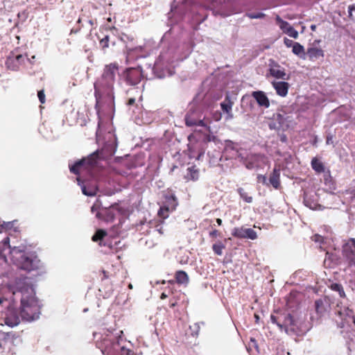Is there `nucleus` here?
<instances>
[{"mask_svg":"<svg viewBox=\"0 0 355 355\" xmlns=\"http://www.w3.org/2000/svg\"><path fill=\"white\" fill-rule=\"evenodd\" d=\"M119 70V65L116 62L105 64L101 76L95 81L94 87L96 109L103 98L109 103L114 101V85Z\"/></svg>","mask_w":355,"mask_h":355,"instance_id":"nucleus-1","label":"nucleus"},{"mask_svg":"<svg viewBox=\"0 0 355 355\" xmlns=\"http://www.w3.org/2000/svg\"><path fill=\"white\" fill-rule=\"evenodd\" d=\"M26 247L24 245L12 247L10 245V238L6 236L0 242V255L6 250H9V254L12 263L21 269L31 271L37 270L40 266V260L33 254L26 256L24 252Z\"/></svg>","mask_w":355,"mask_h":355,"instance_id":"nucleus-2","label":"nucleus"},{"mask_svg":"<svg viewBox=\"0 0 355 355\" xmlns=\"http://www.w3.org/2000/svg\"><path fill=\"white\" fill-rule=\"evenodd\" d=\"M20 315L23 320L32 321L39 318L40 306L32 287H26L21 290Z\"/></svg>","mask_w":355,"mask_h":355,"instance_id":"nucleus-3","label":"nucleus"},{"mask_svg":"<svg viewBox=\"0 0 355 355\" xmlns=\"http://www.w3.org/2000/svg\"><path fill=\"white\" fill-rule=\"evenodd\" d=\"M120 336L107 335L98 343V347L105 355H135L133 351L122 346Z\"/></svg>","mask_w":355,"mask_h":355,"instance_id":"nucleus-4","label":"nucleus"},{"mask_svg":"<svg viewBox=\"0 0 355 355\" xmlns=\"http://www.w3.org/2000/svg\"><path fill=\"white\" fill-rule=\"evenodd\" d=\"M271 322L275 324L282 331H285L287 334H297L298 328L296 326L295 321L291 314H281L279 316L271 315Z\"/></svg>","mask_w":355,"mask_h":355,"instance_id":"nucleus-5","label":"nucleus"},{"mask_svg":"<svg viewBox=\"0 0 355 355\" xmlns=\"http://www.w3.org/2000/svg\"><path fill=\"white\" fill-rule=\"evenodd\" d=\"M99 159V151L96 150L90 154L87 157L76 162L73 165L70 166V171L76 175H78L82 170H89L94 167Z\"/></svg>","mask_w":355,"mask_h":355,"instance_id":"nucleus-6","label":"nucleus"},{"mask_svg":"<svg viewBox=\"0 0 355 355\" xmlns=\"http://www.w3.org/2000/svg\"><path fill=\"white\" fill-rule=\"evenodd\" d=\"M123 77L127 85H136L143 77L142 69L141 67L128 68L123 71Z\"/></svg>","mask_w":355,"mask_h":355,"instance_id":"nucleus-7","label":"nucleus"},{"mask_svg":"<svg viewBox=\"0 0 355 355\" xmlns=\"http://www.w3.org/2000/svg\"><path fill=\"white\" fill-rule=\"evenodd\" d=\"M25 58L21 54H15L11 52L7 58L6 64L8 69L17 71L19 69L20 66L24 63Z\"/></svg>","mask_w":355,"mask_h":355,"instance_id":"nucleus-8","label":"nucleus"},{"mask_svg":"<svg viewBox=\"0 0 355 355\" xmlns=\"http://www.w3.org/2000/svg\"><path fill=\"white\" fill-rule=\"evenodd\" d=\"M18 338V335L13 331H0V353L6 345H14Z\"/></svg>","mask_w":355,"mask_h":355,"instance_id":"nucleus-9","label":"nucleus"},{"mask_svg":"<svg viewBox=\"0 0 355 355\" xmlns=\"http://www.w3.org/2000/svg\"><path fill=\"white\" fill-rule=\"evenodd\" d=\"M275 21L283 33L294 39L298 37V32L288 22L283 20L279 15H277Z\"/></svg>","mask_w":355,"mask_h":355,"instance_id":"nucleus-10","label":"nucleus"},{"mask_svg":"<svg viewBox=\"0 0 355 355\" xmlns=\"http://www.w3.org/2000/svg\"><path fill=\"white\" fill-rule=\"evenodd\" d=\"M270 76L276 79L286 80H288L290 78L289 75L286 73L285 69L279 64L272 66L269 68L268 74L267 76Z\"/></svg>","mask_w":355,"mask_h":355,"instance_id":"nucleus-11","label":"nucleus"},{"mask_svg":"<svg viewBox=\"0 0 355 355\" xmlns=\"http://www.w3.org/2000/svg\"><path fill=\"white\" fill-rule=\"evenodd\" d=\"M271 85L275 89L276 94L281 96L285 97L287 96L288 89L290 88V84L285 81H272Z\"/></svg>","mask_w":355,"mask_h":355,"instance_id":"nucleus-12","label":"nucleus"},{"mask_svg":"<svg viewBox=\"0 0 355 355\" xmlns=\"http://www.w3.org/2000/svg\"><path fill=\"white\" fill-rule=\"evenodd\" d=\"M252 95L260 106L266 108L270 106L269 99L263 92H253Z\"/></svg>","mask_w":355,"mask_h":355,"instance_id":"nucleus-13","label":"nucleus"},{"mask_svg":"<svg viewBox=\"0 0 355 355\" xmlns=\"http://www.w3.org/2000/svg\"><path fill=\"white\" fill-rule=\"evenodd\" d=\"M96 217L105 222H112L114 220L115 214L112 209L105 208L101 211H97Z\"/></svg>","mask_w":355,"mask_h":355,"instance_id":"nucleus-14","label":"nucleus"},{"mask_svg":"<svg viewBox=\"0 0 355 355\" xmlns=\"http://www.w3.org/2000/svg\"><path fill=\"white\" fill-rule=\"evenodd\" d=\"M343 256L349 261V265L355 266V250L352 249L349 243L343 246Z\"/></svg>","mask_w":355,"mask_h":355,"instance_id":"nucleus-15","label":"nucleus"},{"mask_svg":"<svg viewBox=\"0 0 355 355\" xmlns=\"http://www.w3.org/2000/svg\"><path fill=\"white\" fill-rule=\"evenodd\" d=\"M306 55L309 60L313 61L323 58L324 54L322 49L317 47H310L307 49Z\"/></svg>","mask_w":355,"mask_h":355,"instance_id":"nucleus-16","label":"nucleus"},{"mask_svg":"<svg viewBox=\"0 0 355 355\" xmlns=\"http://www.w3.org/2000/svg\"><path fill=\"white\" fill-rule=\"evenodd\" d=\"M269 182L275 189H279L280 186V170L279 168L273 169L270 175Z\"/></svg>","mask_w":355,"mask_h":355,"instance_id":"nucleus-17","label":"nucleus"},{"mask_svg":"<svg viewBox=\"0 0 355 355\" xmlns=\"http://www.w3.org/2000/svg\"><path fill=\"white\" fill-rule=\"evenodd\" d=\"M185 179L187 181H196L199 178V170L196 168L195 165L189 167L187 168V173L185 175Z\"/></svg>","mask_w":355,"mask_h":355,"instance_id":"nucleus-18","label":"nucleus"},{"mask_svg":"<svg viewBox=\"0 0 355 355\" xmlns=\"http://www.w3.org/2000/svg\"><path fill=\"white\" fill-rule=\"evenodd\" d=\"M175 278L178 284H187L189 281L187 273L184 270H178L175 274Z\"/></svg>","mask_w":355,"mask_h":355,"instance_id":"nucleus-19","label":"nucleus"},{"mask_svg":"<svg viewBox=\"0 0 355 355\" xmlns=\"http://www.w3.org/2000/svg\"><path fill=\"white\" fill-rule=\"evenodd\" d=\"M312 168L317 173H321L324 172L325 167L324 164L316 157H313L311 162Z\"/></svg>","mask_w":355,"mask_h":355,"instance_id":"nucleus-20","label":"nucleus"},{"mask_svg":"<svg viewBox=\"0 0 355 355\" xmlns=\"http://www.w3.org/2000/svg\"><path fill=\"white\" fill-rule=\"evenodd\" d=\"M315 309L316 313L320 316L323 315V314L327 311L324 300H322V299L316 300L315 302Z\"/></svg>","mask_w":355,"mask_h":355,"instance_id":"nucleus-21","label":"nucleus"},{"mask_svg":"<svg viewBox=\"0 0 355 355\" xmlns=\"http://www.w3.org/2000/svg\"><path fill=\"white\" fill-rule=\"evenodd\" d=\"M328 287L331 290L338 292L340 297H345V293L344 291L343 286L340 284L332 282L330 284V285L328 286Z\"/></svg>","mask_w":355,"mask_h":355,"instance_id":"nucleus-22","label":"nucleus"},{"mask_svg":"<svg viewBox=\"0 0 355 355\" xmlns=\"http://www.w3.org/2000/svg\"><path fill=\"white\" fill-rule=\"evenodd\" d=\"M292 51L294 54L300 57H302V55H305L304 46L298 42H295V44H293Z\"/></svg>","mask_w":355,"mask_h":355,"instance_id":"nucleus-23","label":"nucleus"},{"mask_svg":"<svg viewBox=\"0 0 355 355\" xmlns=\"http://www.w3.org/2000/svg\"><path fill=\"white\" fill-rule=\"evenodd\" d=\"M107 235V232L103 230H98L96 233L92 236V240L94 242L101 241Z\"/></svg>","mask_w":355,"mask_h":355,"instance_id":"nucleus-24","label":"nucleus"},{"mask_svg":"<svg viewBox=\"0 0 355 355\" xmlns=\"http://www.w3.org/2000/svg\"><path fill=\"white\" fill-rule=\"evenodd\" d=\"M224 248H225V245L220 241L214 244L212 246L213 251L217 255H222L223 250Z\"/></svg>","mask_w":355,"mask_h":355,"instance_id":"nucleus-25","label":"nucleus"},{"mask_svg":"<svg viewBox=\"0 0 355 355\" xmlns=\"http://www.w3.org/2000/svg\"><path fill=\"white\" fill-rule=\"evenodd\" d=\"M82 191L83 194L87 196H94L96 194V187H91L87 189L85 186L82 187Z\"/></svg>","mask_w":355,"mask_h":355,"instance_id":"nucleus-26","label":"nucleus"},{"mask_svg":"<svg viewBox=\"0 0 355 355\" xmlns=\"http://www.w3.org/2000/svg\"><path fill=\"white\" fill-rule=\"evenodd\" d=\"M110 37L108 35H105L103 38L99 39V44L102 50L105 51L109 47Z\"/></svg>","mask_w":355,"mask_h":355,"instance_id":"nucleus-27","label":"nucleus"},{"mask_svg":"<svg viewBox=\"0 0 355 355\" xmlns=\"http://www.w3.org/2000/svg\"><path fill=\"white\" fill-rule=\"evenodd\" d=\"M275 119L281 125H284L286 121H290V120H288L289 116H286V114L278 113Z\"/></svg>","mask_w":355,"mask_h":355,"instance_id":"nucleus-28","label":"nucleus"},{"mask_svg":"<svg viewBox=\"0 0 355 355\" xmlns=\"http://www.w3.org/2000/svg\"><path fill=\"white\" fill-rule=\"evenodd\" d=\"M196 121H198V119H193L191 114H187L186 116L185 123L187 126H196V125H197Z\"/></svg>","mask_w":355,"mask_h":355,"instance_id":"nucleus-29","label":"nucleus"},{"mask_svg":"<svg viewBox=\"0 0 355 355\" xmlns=\"http://www.w3.org/2000/svg\"><path fill=\"white\" fill-rule=\"evenodd\" d=\"M169 212V208L166 207H160L158 211V215L159 217L165 219L168 218Z\"/></svg>","mask_w":355,"mask_h":355,"instance_id":"nucleus-30","label":"nucleus"},{"mask_svg":"<svg viewBox=\"0 0 355 355\" xmlns=\"http://www.w3.org/2000/svg\"><path fill=\"white\" fill-rule=\"evenodd\" d=\"M19 320L17 317H15L13 319H12L10 317H7L6 318V324L10 327H14L19 324Z\"/></svg>","mask_w":355,"mask_h":355,"instance_id":"nucleus-31","label":"nucleus"},{"mask_svg":"<svg viewBox=\"0 0 355 355\" xmlns=\"http://www.w3.org/2000/svg\"><path fill=\"white\" fill-rule=\"evenodd\" d=\"M245 238L255 239L257 238L256 232L251 228L245 229Z\"/></svg>","mask_w":355,"mask_h":355,"instance_id":"nucleus-32","label":"nucleus"},{"mask_svg":"<svg viewBox=\"0 0 355 355\" xmlns=\"http://www.w3.org/2000/svg\"><path fill=\"white\" fill-rule=\"evenodd\" d=\"M222 110L226 113H229L232 110V103L230 101L223 102L220 104Z\"/></svg>","mask_w":355,"mask_h":355,"instance_id":"nucleus-33","label":"nucleus"},{"mask_svg":"<svg viewBox=\"0 0 355 355\" xmlns=\"http://www.w3.org/2000/svg\"><path fill=\"white\" fill-rule=\"evenodd\" d=\"M101 205V202L97 200L94 204L92 205V208H91V211L94 214V213H96V214H97V211H100V207Z\"/></svg>","mask_w":355,"mask_h":355,"instance_id":"nucleus-34","label":"nucleus"},{"mask_svg":"<svg viewBox=\"0 0 355 355\" xmlns=\"http://www.w3.org/2000/svg\"><path fill=\"white\" fill-rule=\"evenodd\" d=\"M37 96H38V98H39L40 102L42 104L45 103L46 98H45V94H44V89H41V90L38 91V92H37Z\"/></svg>","mask_w":355,"mask_h":355,"instance_id":"nucleus-35","label":"nucleus"},{"mask_svg":"<svg viewBox=\"0 0 355 355\" xmlns=\"http://www.w3.org/2000/svg\"><path fill=\"white\" fill-rule=\"evenodd\" d=\"M246 15L251 19L263 18L265 17V15L262 12H257L256 14L248 13Z\"/></svg>","mask_w":355,"mask_h":355,"instance_id":"nucleus-36","label":"nucleus"},{"mask_svg":"<svg viewBox=\"0 0 355 355\" xmlns=\"http://www.w3.org/2000/svg\"><path fill=\"white\" fill-rule=\"evenodd\" d=\"M220 235V233L217 230H214L209 232V236L211 238H216Z\"/></svg>","mask_w":355,"mask_h":355,"instance_id":"nucleus-37","label":"nucleus"},{"mask_svg":"<svg viewBox=\"0 0 355 355\" xmlns=\"http://www.w3.org/2000/svg\"><path fill=\"white\" fill-rule=\"evenodd\" d=\"M284 43L287 47L293 46V44H295V42L293 40H289L288 38H284Z\"/></svg>","mask_w":355,"mask_h":355,"instance_id":"nucleus-38","label":"nucleus"},{"mask_svg":"<svg viewBox=\"0 0 355 355\" xmlns=\"http://www.w3.org/2000/svg\"><path fill=\"white\" fill-rule=\"evenodd\" d=\"M11 227V223H4L3 224L0 225V233L1 232L2 229L8 230Z\"/></svg>","mask_w":355,"mask_h":355,"instance_id":"nucleus-39","label":"nucleus"},{"mask_svg":"<svg viewBox=\"0 0 355 355\" xmlns=\"http://www.w3.org/2000/svg\"><path fill=\"white\" fill-rule=\"evenodd\" d=\"M257 178L259 182H262L263 184L268 185V183H267L266 177L265 175H259Z\"/></svg>","mask_w":355,"mask_h":355,"instance_id":"nucleus-40","label":"nucleus"},{"mask_svg":"<svg viewBox=\"0 0 355 355\" xmlns=\"http://www.w3.org/2000/svg\"><path fill=\"white\" fill-rule=\"evenodd\" d=\"M353 10L355 11V4L351 5L348 8V12H349V17L352 16V12Z\"/></svg>","mask_w":355,"mask_h":355,"instance_id":"nucleus-41","label":"nucleus"},{"mask_svg":"<svg viewBox=\"0 0 355 355\" xmlns=\"http://www.w3.org/2000/svg\"><path fill=\"white\" fill-rule=\"evenodd\" d=\"M135 103V98H130L127 101V105L130 106L133 105Z\"/></svg>","mask_w":355,"mask_h":355,"instance_id":"nucleus-42","label":"nucleus"},{"mask_svg":"<svg viewBox=\"0 0 355 355\" xmlns=\"http://www.w3.org/2000/svg\"><path fill=\"white\" fill-rule=\"evenodd\" d=\"M197 125L196 126H201V127H205L206 124L204 123L203 120L198 119V121H196Z\"/></svg>","mask_w":355,"mask_h":355,"instance_id":"nucleus-43","label":"nucleus"},{"mask_svg":"<svg viewBox=\"0 0 355 355\" xmlns=\"http://www.w3.org/2000/svg\"><path fill=\"white\" fill-rule=\"evenodd\" d=\"M349 243H351L350 245L352 246V248L353 247L354 248V250H355V239H351L349 240Z\"/></svg>","mask_w":355,"mask_h":355,"instance_id":"nucleus-44","label":"nucleus"},{"mask_svg":"<svg viewBox=\"0 0 355 355\" xmlns=\"http://www.w3.org/2000/svg\"><path fill=\"white\" fill-rule=\"evenodd\" d=\"M102 273L103 275V279H107L108 278V275H107V272H106L105 270H103L102 271Z\"/></svg>","mask_w":355,"mask_h":355,"instance_id":"nucleus-45","label":"nucleus"},{"mask_svg":"<svg viewBox=\"0 0 355 355\" xmlns=\"http://www.w3.org/2000/svg\"><path fill=\"white\" fill-rule=\"evenodd\" d=\"M167 297H168V295H167L166 293H162V295H161V296H160V298H161L162 300H164V299H166Z\"/></svg>","mask_w":355,"mask_h":355,"instance_id":"nucleus-46","label":"nucleus"},{"mask_svg":"<svg viewBox=\"0 0 355 355\" xmlns=\"http://www.w3.org/2000/svg\"><path fill=\"white\" fill-rule=\"evenodd\" d=\"M251 342H252V343H253V345H254V347H255L256 350H257V349H258V346H257V344H256V343H255V340H254V339L251 338Z\"/></svg>","mask_w":355,"mask_h":355,"instance_id":"nucleus-47","label":"nucleus"},{"mask_svg":"<svg viewBox=\"0 0 355 355\" xmlns=\"http://www.w3.org/2000/svg\"><path fill=\"white\" fill-rule=\"evenodd\" d=\"M171 199L173 200V202H175V205H174V207H175L177 205L176 198L174 196H171ZM173 209H175V207H173Z\"/></svg>","mask_w":355,"mask_h":355,"instance_id":"nucleus-48","label":"nucleus"},{"mask_svg":"<svg viewBox=\"0 0 355 355\" xmlns=\"http://www.w3.org/2000/svg\"><path fill=\"white\" fill-rule=\"evenodd\" d=\"M216 223L218 225H222V220L220 218H217L216 219Z\"/></svg>","mask_w":355,"mask_h":355,"instance_id":"nucleus-49","label":"nucleus"},{"mask_svg":"<svg viewBox=\"0 0 355 355\" xmlns=\"http://www.w3.org/2000/svg\"><path fill=\"white\" fill-rule=\"evenodd\" d=\"M246 167L248 168H252L254 166L251 165L250 162L245 164Z\"/></svg>","mask_w":355,"mask_h":355,"instance_id":"nucleus-50","label":"nucleus"},{"mask_svg":"<svg viewBox=\"0 0 355 355\" xmlns=\"http://www.w3.org/2000/svg\"><path fill=\"white\" fill-rule=\"evenodd\" d=\"M245 202H252V198L251 197H249V198L245 197Z\"/></svg>","mask_w":355,"mask_h":355,"instance_id":"nucleus-51","label":"nucleus"},{"mask_svg":"<svg viewBox=\"0 0 355 355\" xmlns=\"http://www.w3.org/2000/svg\"><path fill=\"white\" fill-rule=\"evenodd\" d=\"M194 327L196 328V334H198L200 327L197 324H195Z\"/></svg>","mask_w":355,"mask_h":355,"instance_id":"nucleus-52","label":"nucleus"},{"mask_svg":"<svg viewBox=\"0 0 355 355\" xmlns=\"http://www.w3.org/2000/svg\"><path fill=\"white\" fill-rule=\"evenodd\" d=\"M331 137H327V144H329V141H331Z\"/></svg>","mask_w":355,"mask_h":355,"instance_id":"nucleus-53","label":"nucleus"},{"mask_svg":"<svg viewBox=\"0 0 355 355\" xmlns=\"http://www.w3.org/2000/svg\"><path fill=\"white\" fill-rule=\"evenodd\" d=\"M315 28H316L315 25H311V29L312 31H315Z\"/></svg>","mask_w":355,"mask_h":355,"instance_id":"nucleus-54","label":"nucleus"},{"mask_svg":"<svg viewBox=\"0 0 355 355\" xmlns=\"http://www.w3.org/2000/svg\"><path fill=\"white\" fill-rule=\"evenodd\" d=\"M159 231V232L162 234L164 232H163V230H162V228L160 227L159 229L157 230Z\"/></svg>","mask_w":355,"mask_h":355,"instance_id":"nucleus-55","label":"nucleus"},{"mask_svg":"<svg viewBox=\"0 0 355 355\" xmlns=\"http://www.w3.org/2000/svg\"><path fill=\"white\" fill-rule=\"evenodd\" d=\"M88 22L92 26L94 25L93 21L92 19H89Z\"/></svg>","mask_w":355,"mask_h":355,"instance_id":"nucleus-56","label":"nucleus"},{"mask_svg":"<svg viewBox=\"0 0 355 355\" xmlns=\"http://www.w3.org/2000/svg\"><path fill=\"white\" fill-rule=\"evenodd\" d=\"M235 235H237V233L236 232L235 233ZM238 236H241V237H243V234L241 232L239 234H238Z\"/></svg>","mask_w":355,"mask_h":355,"instance_id":"nucleus-57","label":"nucleus"},{"mask_svg":"<svg viewBox=\"0 0 355 355\" xmlns=\"http://www.w3.org/2000/svg\"><path fill=\"white\" fill-rule=\"evenodd\" d=\"M247 350H248L249 352H250V351L252 350L251 347H250L249 348H248V349H247Z\"/></svg>","mask_w":355,"mask_h":355,"instance_id":"nucleus-58","label":"nucleus"},{"mask_svg":"<svg viewBox=\"0 0 355 355\" xmlns=\"http://www.w3.org/2000/svg\"><path fill=\"white\" fill-rule=\"evenodd\" d=\"M220 118V116L219 115L218 117H215L216 120H219Z\"/></svg>","mask_w":355,"mask_h":355,"instance_id":"nucleus-59","label":"nucleus"},{"mask_svg":"<svg viewBox=\"0 0 355 355\" xmlns=\"http://www.w3.org/2000/svg\"><path fill=\"white\" fill-rule=\"evenodd\" d=\"M80 21H81V19L79 18L78 20V23H80Z\"/></svg>","mask_w":355,"mask_h":355,"instance_id":"nucleus-60","label":"nucleus"},{"mask_svg":"<svg viewBox=\"0 0 355 355\" xmlns=\"http://www.w3.org/2000/svg\"><path fill=\"white\" fill-rule=\"evenodd\" d=\"M110 29H116V28L114 26H112V28H110Z\"/></svg>","mask_w":355,"mask_h":355,"instance_id":"nucleus-61","label":"nucleus"},{"mask_svg":"<svg viewBox=\"0 0 355 355\" xmlns=\"http://www.w3.org/2000/svg\"><path fill=\"white\" fill-rule=\"evenodd\" d=\"M243 99H244V96H242V98H241V101H243Z\"/></svg>","mask_w":355,"mask_h":355,"instance_id":"nucleus-62","label":"nucleus"},{"mask_svg":"<svg viewBox=\"0 0 355 355\" xmlns=\"http://www.w3.org/2000/svg\"><path fill=\"white\" fill-rule=\"evenodd\" d=\"M77 180H78V182H80V178H77Z\"/></svg>","mask_w":355,"mask_h":355,"instance_id":"nucleus-63","label":"nucleus"},{"mask_svg":"<svg viewBox=\"0 0 355 355\" xmlns=\"http://www.w3.org/2000/svg\"><path fill=\"white\" fill-rule=\"evenodd\" d=\"M129 287H130V288H132V284H130V285H129Z\"/></svg>","mask_w":355,"mask_h":355,"instance_id":"nucleus-64","label":"nucleus"}]
</instances>
